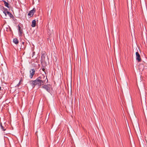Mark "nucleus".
<instances>
[{
	"label": "nucleus",
	"instance_id": "14",
	"mask_svg": "<svg viewBox=\"0 0 147 147\" xmlns=\"http://www.w3.org/2000/svg\"><path fill=\"white\" fill-rule=\"evenodd\" d=\"M22 82V80H21L20 81H19V82L18 84L17 85V86H17V87H19V86L20 85V84H21V83Z\"/></svg>",
	"mask_w": 147,
	"mask_h": 147
},
{
	"label": "nucleus",
	"instance_id": "15",
	"mask_svg": "<svg viewBox=\"0 0 147 147\" xmlns=\"http://www.w3.org/2000/svg\"><path fill=\"white\" fill-rule=\"evenodd\" d=\"M3 13L5 14V17H6V16H7V14H6V12H5V11H4L3 12Z\"/></svg>",
	"mask_w": 147,
	"mask_h": 147
},
{
	"label": "nucleus",
	"instance_id": "5",
	"mask_svg": "<svg viewBox=\"0 0 147 147\" xmlns=\"http://www.w3.org/2000/svg\"><path fill=\"white\" fill-rule=\"evenodd\" d=\"M30 78H32L33 77V76L35 74V70L34 69H31L30 71Z\"/></svg>",
	"mask_w": 147,
	"mask_h": 147
},
{
	"label": "nucleus",
	"instance_id": "18",
	"mask_svg": "<svg viewBox=\"0 0 147 147\" xmlns=\"http://www.w3.org/2000/svg\"><path fill=\"white\" fill-rule=\"evenodd\" d=\"M1 87L0 86V90H1Z\"/></svg>",
	"mask_w": 147,
	"mask_h": 147
},
{
	"label": "nucleus",
	"instance_id": "10",
	"mask_svg": "<svg viewBox=\"0 0 147 147\" xmlns=\"http://www.w3.org/2000/svg\"><path fill=\"white\" fill-rule=\"evenodd\" d=\"M13 42L16 45L18 44L19 43V41L16 38H14L13 39Z\"/></svg>",
	"mask_w": 147,
	"mask_h": 147
},
{
	"label": "nucleus",
	"instance_id": "17",
	"mask_svg": "<svg viewBox=\"0 0 147 147\" xmlns=\"http://www.w3.org/2000/svg\"><path fill=\"white\" fill-rule=\"evenodd\" d=\"M45 69L44 68H43L42 69V70L43 71H44V72H45Z\"/></svg>",
	"mask_w": 147,
	"mask_h": 147
},
{
	"label": "nucleus",
	"instance_id": "11",
	"mask_svg": "<svg viewBox=\"0 0 147 147\" xmlns=\"http://www.w3.org/2000/svg\"><path fill=\"white\" fill-rule=\"evenodd\" d=\"M3 1L4 3V4L5 6L8 8H9V4L8 3L6 2L5 1L3 0Z\"/></svg>",
	"mask_w": 147,
	"mask_h": 147
},
{
	"label": "nucleus",
	"instance_id": "9",
	"mask_svg": "<svg viewBox=\"0 0 147 147\" xmlns=\"http://www.w3.org/2000/svg\"><path fill=\"white\" fill-rule=\"evenodd\" d=\"M36 21L35 20L32 21L31 24V26L32 27H34L36 26Z\"/></svg>",
	"mask_w": 147,
	"mask_h": 147
},
{
	"label": "nucleus",
	"instance_id": "8",
	"mask_svg": "<svg viewBox=\"0 0 147 147\" xmlns=\"http://www.w3.org/2000/svg\"><path fill=\"white\" fill-rule=\"evenodd\" d=\"M29 83L32 86L33 88H34L35 86L34 82V80H31L29 81Z\"/></svg>",
	"mask_w": 147,
	"mask_h": 147
},
{
	"label": "nucleus",
	"instance_id": "7",
	"mask_svg": "<svg viewBox=\"0 0 147 147\" xmlns=\"http://www.w3.org/2000/svg\"><path fill=\"white\" fill-rule=\"evenodd\" d=\"M18 32L19 33V35L20 36H21L23 34V30L21 28L20 26L19 25L18 26Z\"/></svg>",
	"mask_w": 147,
	"mask_h": 147
},
{
	"label": "nucleus",
	"instance_id": "2",
	"mask_svg": "<svg viewBox=\"0 0 147 147\" xmlns=\"http://www.w3.org/2000/svg\"><path fill=\"white\" fill-rule=\"evenodd\" d=\"M136 60L139 62H140L141 61V59L140 56L138 52H136Z\"/></svg>",
	"mask_w": 147,
	"mask_h": 147
},
{
	"label": "nucleus",
	"instance_id": "16",
	"mask_svg": "<svg viewBox=\"0 0 147 147\" xmlns=\"http://www.w3.org/2000/svg\"><path fill=\"white\" fill-rule=\"evenodd\" d=\"M33 56H32V57L35 55V52H33Z\"/></svg>",
	"mask_w": 147,
	"mask_h": 147
},
{
	"label": "nucleus",
	"instance_id": "3",
	"mask_svg": "<svg viewBox=\"0 0 147 147\" xmlns=\"http://www.w3.org/2000/svg\"><path fill=\"white\" fill-rule=\"evenodd\" d=\"M35 86L36 85H38L39 87H40L42 86L41 83L39 81V80L37 78L36 80H34Z\"/></svg>",
	"mask_w": 147,
	"mask_h": 147
},
{
	"label": "nucleus",
	"instance_id": "4",
	"mask_svg": "<svg viewBox=\"0 0 147 147\" xmlns=\"http://www.w3.org/2000/svg\"><path fill=\"white\" fill-rule=\"evenodd\" d=\"M36 11V9L35 8H34L32 9L30 11L28 14V16H29L30 17L34 15V13Z\"/></svg>",
	"mask_w": 147,
	"mask_h": 147
},
{
	"label": "nucleus",
	"instance_id": "1",
	"mask_svg": "<svg viewBox=\"0 0 147 147\" xmlns=\"http://www.w3.org/2000/svg\"><path fill=\"white\" fill-rule=\"evenodd\" d=\"M37 78L42 85H44L46 82H48V80L47 77H45L44 75H41Z\"/></svg>",
	"mask_w": 147,
	"mask_h": 147
},
{
	"label": "nucleus",
	"instance_id": "6",
	"mask_svg": "<svg viewBox=\"0 0 147 147\" xmlns=\"http://www.w3.org/2000/svg\"><path fill=\"white\" fill-rule=\"evenodd\" d=\"M41 88L45 89L48 92H49L50 91V88L47 85H44Z\"/></svg>",
	"mask_w": 147,
	"mask_h": 147
},
{
	"label": "nucleus",
	"instance_id": "12",
	"mask_svg": "<svg viewBox=\"0 0 147 147\" xmlns=\"http://www.w3.org/2000/svg\"><path fill=\"white\" fill-rule=\"evenodd\" d=\"M0 127L1 129H2L3 131H4L6 130V129L2 125V124L1 123H0Z\"/></svg>",
	"mask_w": 147,
	"mask_h": 147
},
{
	"label": "nucleus",
	"instance_id": "19",
	"mask_svg": "<svg viewBox=\"0 0 147 147\" xmlns=\"http://www.w3.org/2000/svg\"><path fill=\"white\" fill-rule=\"evenodd\" d=\"M24 42H22V44H24Z\"/></svg>",
	"mask_w": 147,
	"mask_h": 147
},
{
	"label": "nucleus",
	"instance_id": "13",
	"mask_svg": "<svg viewBox=\"0 0 147 147\" xmlns=\"http://www.w3.org/2000/svg\"><path fill=\"white\" fill-rule=\"evenodd\" d=\"M7 13L10 18H14L13 15L9 12L7 11Z\"/></svg>",
	"mask_w": 147,
	"mask_h": 147
}]
</instances>
